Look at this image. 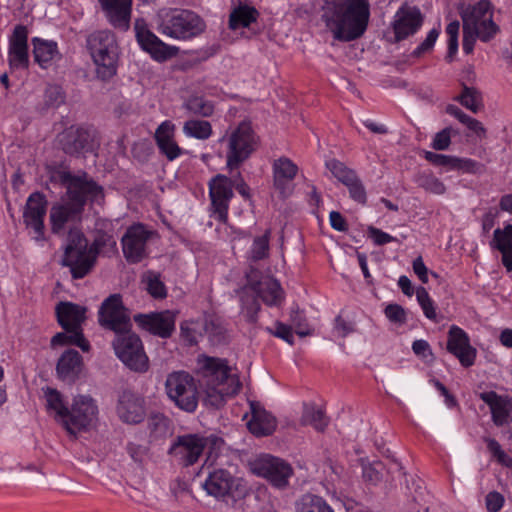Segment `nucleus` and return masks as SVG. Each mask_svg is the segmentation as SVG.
<instances>
[{"label":"nucleus","instance_id":"nucleus-45","mask_svg":"<svg viewBox=\"0 0 512 512\" xmlns=\"http://www.w3.org/2000/svg\"><path fill=\"white\" fill-rule=\"evenodd\" d=\"M491 247L499 251L512 250V224H507L503 229L494 230Z\"/></svg>","mask_w":512,"mask_h":512},{"label":"nucleus","instance_id":"nucleus-48","mask_svg":"<svg viewBox=\"0 0 512 512\" xmlns=\"http://www.w3.org/2000/svg\"><path fill=\"white\" fill-rule=\"evenodd\" d=\"M269 239L270 230H267L264 235L256 237L253 240L250 248V256L254 261L265 259L269 255Z\"/></svg>","mask_w":512,"mask_h":512},{"label":"nucleus","instance_id":"nucleus-60","mask_svg":"<svg viewBox=\"0 0 512 512\" xmlns=\"http://www.w3.org/2000/svg\"><path fill=\"white\" fill-rule=\"evenodd\" d=\"M64 93L58 85H49L45 90V101L50 106H59L64 102Z\"/></svg>","mask_w":512,"mask_h":512},{"label":"nucleus","instance_id":"nucleus-44","mask_svg":"<svg viewBox=\"0 0 512 512\" xmlns=\"http://www.w3.org/2000/svg\"><path fill=\"white\" fill-rule=\"evenodd\" d=\"M327 169L332 175L343 185L350 184L349 182L354 180L357 176L356 172L347 167L343 162L337 159H331L326 162Z\"/></svg>","mask_w":512,"mask_h":512},{"label":"nucleus","instance_id":"nucleus-3","mask_svg":"<svg viewBox=\"0 0 512 512\" xmlns=\"http://www.w3.org/2000/svg\"><path fill=\"white\" fill-rule=\"evenodd\" d=\"M322 18L334 39L350 42L367 30L370 4L368 0H327Z\"/></svg>","mask_w":512,"mask_h":512},{"label":"nucleus","instance_id":"nucleus-26","mask_svg":"<svg viewBox=\"0 0 512 512\" xmlns=\"http://www.w3.org/2000/svg\"><path fill=\"white\" fill-rule=\"evenodd\" d=\"M235 487V478L225 469H214L210 471L202 483V488L209 496L218 500H224L231 495Z\"/></svg>","mask_w":512,"mask_h":512},{"label":"nucleus","instance_id":"nucleus-56","mask_svg":"<svg viewBox=\"0 0 512 512\" xmlns=\"http://www.w3.org/2000/svg\"><path fill=\"white\" fill-rule=\"evenodd\" d=\"M453 132L454 131L451 127H446L437 132L432 139L431 147L434 150H447L451 144Z\"/></svg>","mask_w":512,"mask_h":512},{"label":"nucleus","instance_id":"nucleus-31","mask_svg":"<svg viewBox=\"0 0 512 512\" xmlns=\"http://www.w3.org/2000/svg\"><path fill=\"white\" fill-rule=\"evenodd\" d=\"M252 417L248 421L249 431L257 437L271 435L277 427L276 418L258 403H251Z\"/></svg>","mask_w":512,"mask_h":512},{"label":"nucleus","instance_id":"nucleus-57","mask_svg":"<svg viewBox=\"0 0 512 512\" xmlns=\"http://www.w3.org/2000/svg\"><path fill=\"white\" fill-rule=\"evenodd\" d=\"M349 183L350 184H346L345 186L349 190L350 197L360 204H365L367 201L366 190L359 177L356 176L354 180Z\"/></svg>","mask_w":512,"mask_h":512},{"label":"nucleus","instance_id":"nucleus-12","mask_svg":"<svg viewBox=\"0 0 512 512\" xmlns=\"http://www.w3.org/2000/svg\"><path fill=\"white\" fill-rule=\"evenodd\" d=\"M165 391L171 402L179 409L192 413L198 406V389L195 379L185 371L168 374Z\"/></svg>","mask_w":512,"mask_h":512},{"label":"nucleus","instance_id":"nucleus-46","mask_svg":"<svg viewBox=\"0 0 512 512\" xmlns=\"http://www.w3.org/2000/svg\"><path fill=\"white\" fill-rule=\"evenodd\" d=\"M290 322L297 335L305 337L313 333V329L307 323V319L303 311L298 307H292L290 311Z\"/></svg>","mask_w":512,"mask_h":512},{"label":"nucleus","instance_id":"nucleus-51","mask_svg":"<svg viewBox=\"0 0 512 512\" xmlns=\"http://www.w3.org/2000/svg\"><path fill=\"white\" fill-rule=\"evenodd\" d=\"M488 451L496 459V461L504 467L512 468V457H510L501 447L499 442L490 437L484 438Z\"/></svg>","mask_w":512,"mask_h":512},{"label":"nucleus","instance_id":"nucleus-5","mask_svg":"<svg viewBox=\"0 0 512 512\" xmlns=\"http://www.w3.org/2000/svg\"><path fill=\"white\" fill-rule=\"evenodd\" d=\"M463 23L462 49L471 54L477 39L489 42L499 32L498 25L493 21V8L488 0H480L469 4L460 12Z\"/></svg>","mask_w":512,"mask_h":512},{"label":"nucleus","instance_id":"nucleus-7","mask_svg":"<svg viewBox=\"0 0 512 512\" xmlns=\"http://www.w3.org/2000/svg\"><path fill=\"white\" fill-rule=\"evenodd\" d=\"M87 48L95 65L96 77L109 81L117 74L119 46L113 32L99 30L87 38Z\"/></svg>","mask_w":512,"mask_h":512},{"label":"nucleus","instance_id":"nucleus-50","mask_svg":"<svg viewBox=\"0 0 512 512\" xmlns=\"http://www.w3.org/2000/svg\"><path fill=\"white\" fill-rule=\"evenodd\" d=\"M458 100L464 107L471 110L473 113H477L482 106L480 93L474 88H469L467 86L464 87Z\"/></svg>","mask_w":512,"mask_h":512},{"label":"nucleus","instance_id":"nucleus-25","mask_svg":"<svg viewBox=\"0 0 512 512\" xmlns=\"http://www.w3.org/2000/svg\"><path fill=\"white\" fill-rule=\"evenodd\" d=\"M116 412L120 420L124 423H141L146 415L144 399L131 392L125 391L119 396Z\"/></svg>","mask_w":512,"mask_h":512},{"label":"nucleus","instance_id":"nucleus-61","mask_svg":"<svg viewBox=\"0 0 512 512\" xmlns=\"http://www.w3.org/2000/svg\"><path fill=\"white\" fill-rule=\"evenodd\" d=\"M127 453L139 464H142L148 458V447L145 445L130 442L127 444Z\"/></svg>","mask_w":512,"mask_h":512},{"label":"nucleus","instance_id":"nucleus-6","mask_svg":"<svg viewBox=\"0 0 512 512\" xmlns=\"http://www.w3.org/2000/svg\"><path fill=\"white\" fill-rule=\"evenodd\" d=\"M157 31L174 40L188 41L201 35L205 29V21L195 12L188 9H161L155 16Z\"/></svg>","mask_w":512,"mask_h":512},{"label":"nucleus","instance_id":"nucleus-41","mask_svg":"<svg viewBox=\"0 0 512 512\" xmlns=\"http://www.w3.org/2000/svg\"><path fill=\"white\" fill-rule=\"evenodd\" d=\"M257 16L258 12L255 8L249 6H239L230 14L229 26L234 30L240 27H249L251 23L256 21Z\"/></svg>","mask_w":512,"mask_h":512},{"label":"nucleus","instance_id":"nucleus-42","mask_svg":"<svg viewBox=\"0 0 512 512\" xmlns=\"http://www.w3.org/2000/svg\"><path fill=\"white\" fill-rule=\"evenodd\" d=\"M145 289L155 299H163L167 296V289L162 282L160 275L153 271H148L144 274L142 279Z\"/></svg>","mask_w":512,"mask_h":512},{"label":"nucleus","instance_id":"nucleus-23","mask_svg":"<svg viewBox=\"0 0 512 512\" xmlns=\"http://www.w3.org/2000/svg\"><path fill=\"white\" fill-rule=\"evenodd\" d=\"M93 132L83 127H70L59 136L63 151L70 155L90 151L93 148Z\"/></svg>","mask_w":512,"mask_h":512},{"label":"nucleus","instance_id":"nucleus-58","mask_svg":"<svg viewBox=\"0 0 512 512\" xmlns=\"http://www.w3.org/2000/svg\"><path fill=\"white\" fill-rule=\"evenodd\" d=\"M363 477L366 481L377 483L382 478L383 464L376 461L373 463L363 464Z\"/></svg>","mask_w":512,"mask_h":512},{"label":"nucleus","instance_id":"nucleus-64","mask_svg":"<svg viewBox=\"0 0 512 512\" xmlns=\"http://www.w3.org/2000/svg\"><path fill=\"white\" fill-rule=\"evenodd\" d=\"M504 503V496L497 491H491L485 497L486 508L489 512H499Z\"/></svg>","mask_w":512,"mask_h":512},{"label":"nucleus","instance_id":"nucleus-19","mask_svg":"<svg viewBox=\"0 0 512 512\" xmlns=\"http://www.w3.org/2000/svg\"><path fill=\"white\" fill-rule=\"evenodd\" d=\"M447 351L454 355L463 367L474 365L477 351L470 344L468 334L460 327L452 325L448 331Z\"/></svg>","mask_w":512,"mask_h":512},{"label":"nucleus","instance_id":"nucleus-15","mask_svg":"<svg viewBox=\"0 0 512 512\" xmlns=\"http://www.w3.org/2000/svg\"><path fill=\"white\" fill-rule=\"evenodd\" d=\"M210 216L221 223H227L230 201L234 196L233 183L227 176L218 174L208 183Z\"/></svg>","mask_w":512,"mask_h":512},{"label":"nucleus","instance_id":"nucleus-33","mask_svg":"<svg viewBox=\"0 0 512 512\" xmlns=\"http://www.w3.org/2000/svg\"><path fill=\"white\" fill-rule=\"evenodd\" d=\"M241 313L250 323H255L260 311L259 294L255 285L243 287L239 292Z\"/></svg>","mask_w":512,"mask_h":512},{"label":"nucleus","instance_id":"nucleus-9","mask_svg":"<svg viewBox=\"0 0 512 512\" xmlns=\"http://www.w3.org/2000/svg\"><path fill=\"white\" fill-rule=\"evenodd\" d=\"M96 256L89 249L88 241L78 230H71L67 237V245L62 264L69 267L74 279L85 277L93 268Z\"/></svg>","mask_w":512,"mask_h":512},{"label":"nucleus","instance_id":"nucleus-37","mask_svg":"<svg viewBox=\"0 0 512 512\" xmlns=\"http://www.w3.org/2000/svg\"><path fill=\"white\" fill-rule=\"evenodd\" d=\"M183 107L189 113L204 118L211 117L214 113V103L203 96L191 95L184 103Z\"/></svg>","mask_w":512,"mask_h":512},{"label":"nucleus","instance_id":"nucleus-32","mask_svg":"<svg viewBox=\"0 0 512 512\" xmlns=\"http://www.w3.org/2000/svg\"><path fill=\"white\" fill-rule=\"evenodd\" d=\"M32 45L34 60L42 68L49 67L55 57L59 55L58 45L53 40L34 37Z\"/></svg>","mask_w":512,"mask_h":512},{"label":"nucleus","instance_id":"nucleus-53","mask_svg":"<svg viewBox=\"0 0 512 512\" xmlns=\"http://www.w3.org/2000/svg\"><path fill=\"white\" fill-rule=\"evenodd\" d=\"M463 173L478 174L484 171V165L470 158H455L454 169Z\"/></svg>","mask_w":512,"mask_h":512},{"label":"nucleus","instance_id":"nucleus-62","mask_svg":"<svg viewBox=\"0 0 512 512\" xmlns=\"http://www.w3.org/2000/svg\"><path fill=\"white\" fill-rule=\"evenodd\" d=\"M385 316L389 321L397 324H403L406 321V313L402 306L398 304H389L384 310Z\"/></svg>","mask_w":512,"mask_h":512},{"label":"nucleus","instance_id":"nucleus-24","mask_svg":"<svg viewBox=\"0 0 512 512\" xmlns=\"http://www.w3.org/2000/svg\"><path fill=\"white\" fill-rule=\"evenodd\" d=\"M479 398L489 406L492 421L496 426L508 425L512 421V397L487 391L480 393Z\"/></svg>","mask_w":512,"mask_h":512},{"label":"nucleus","instance_id":"nucleus-20","mask_svg":"<svg viewBox=\"0 0 512 512\" xmlns=\"http://www.w3.org/2000/svg\"><path fill=\"white\" fill-rule=\"evenodd\" d=\"M8 63L11 69H27L29 66L28 29L16 25L8 40Z\"/></svg>","mask_w":512,"mask_h":512},{"label":"nucleus","instance_id":"nucleus-36","mask_svg":"<svg viewBox=\"0 0 512 512\" xmlns=\"http://www.w3.org/2000/svg\"><path fill=\"white\" fill-rule=\"evenodd\" d=\"M295 512H335L325 499L314 494H304L295 502Z\"/></svg>","mask_w":512,"mask_h":512},{"label":"nucleus","instance_id":"nucleus-11","mask_svg":"<svg viewBox=\"0 0 512 512\" xmlns=\"http://www.w3.org/2000/svg\"><path fill=\"white\" fill-rule=\"evenodd\" d=\"M98 414L96 401L89 395L79 394L73 397L61 425L69 434L76 435L94 426Z\"/></svg>","mask_w":512,"mask_h":512},{"label":"nucleus","instance_id":"nucleus-63","mask_svg":"<svg viewBox=\"0 0 512 512\" xmlns=\"http://www.w3.org/2000/svg\"><path fill=\"white\" fill-rule=\"evenodd\" d=\"M368 236L377 246L397 241V239L394 236L372 226L368 228Z\"/></svg>","mask_w":512,"mask_h":512},{"label":"nucleus","instance_id":"nucleus-39","mask_svg":"<svg viewBox=\"0 0 512 512\" xmlns=\"http://www.w3.org/2000/svg\"><path fill=\"white\" fill-rule=\"evenodd\" d=\"M301 422L304 425H311L317 431H324L328 425V418L322 408L314 404H305Z\"/></svg>","mask_w":512,"mask_h":512},{"label":"nucleus","instance_id":"nucleus-30","mask_svg":"<svg viewBox=\"0 0 512 512\" xmlns=\"http://www.w3.org/2000/svg\"><path fill=\"white\" fill-rule=\"evenodd\" d=\"M83 369V359L78 351L66 350L58 359L56 373L58 378L68 384H73Z\"/></svg>","mask_w":512,"mask_h":512},{"label":"nucleus","instance_id":"nucleus-8","mask_svg":"<svg viewBox=\"0 0 512 512\" xmlns=\"http://www.w3.org/2000/svg\"><path fill=\"white\" fill-rule=\"evenodd\" d=\"M226 142V166L229 170L239 168L256 149L257 138L250 122L243 121L220 139Z\"/></svg>","mask_w":512,"mask_h":512},{"label":"nucleus","instance_id":"nucleus-13","mask_svg":"<svg viewBox=\"0 0 512 512\" xmlns=\"http://www.w3.org/2000/svg\"><path fill=\"white\" fill-rule=\"evenodd\" d=\"M155 232L142 223L129 226L121 237V247L129 264H138L149 255V242Z\"/></svg>","mask_w":512,"mask_h":512},{"label":"nucleus","instance_id":"nucleus-55","mask_svg":"<svg viewBox=\"0 0 512 512\" xmlns=\"http://www.w3.org/2000/svg\"><path fill=\"white\" fill-rule=\"evenodd\" d=\"M265 331L270 335H273L277 338L284 340L289 345L294 344V336L292 332V326L284 324L280 321L275 322V329L271 327H266Z\"/></svg>","mask_w":512,"mask_h":512},{"label":"nucleus","instance_id":"nucleus-28","mask_svg":"<svg viewBox=\"0 0 512 512\" xmlns=\"http://www.w3.org/2000/svg\"><path fill=\"white\" fill-rule=\"evenodd\" d=\"M99 2L111 25L123 30L129 28L132 0H99Z\"/></svg>","mask_w":512,"mask_h":512},{"label":"nucleus","instance_id":"nucleus-54","mask_svg":"<svg viewBox=\"0 0 512 512\" xmlns=\"http://www.w3.org/2000/svg\"><path fill=\"white\" fill-rule=\"evenodd\" d=\"M424 158L434 166L446 167L448 170H453L456 156L425 151Z\"/></svg>","mask_w":512,"mask_h":512},{"label":"nucleus","instance_id":"nucleus-21","mask_svg":"<svg viewBox=\"0 0 512 512\" xmlns=\"http://www.w3.org/2000/svg\"><path fill=\"white\" fill-rule=\"evenodd\" d=\"M135 322L144 330L161 338H168L175 330V315L169 311L134 316Z\"/></svg>","mask_w":512,"mask_h":512},{"label":"nucleus","instance_id":"nucleus-52","mask_svg":"<svg viewBox=\"0 0 512 512\" xmlns=\"http://www.w3.org/2000/svg\"><path fill=\"white\" fill-rule=\"evenodd\" d=\"M460 23L457 20L450 22L446 27V34L448 36V50L446 59L451 62L458 51V34Z\"/></svg>","mask_w":512,"mask_h":512},{"label":"nucleus","instance_id":"nucleus-16","mask_svg":"<svg viewBox=\"0 0 512 512\" xmlns=\"http://www.w3.org/2000/svg\"><path fill=\"white\" fill-rule=\"evenodd\" d=\"M254 474L266 478L273 486L285 488L293 470L285 461L271 455H263L251 464Z\"/></svg>","mask_w":512,"mask_h":512},{"label":"nucleus","instance_id":"nucleus-40","mask_svg":"<svg viewBox=\"0 0 512 512\" xmlns=\"http://www.w3.org/2000/svg\"><path fill=\"white\" fill-rule=\"evenodd\" d=\"M72 344L87 352L90 349L89 342L84 338L82 331H65L55 334L51 339V346Z\"/></svg>","mask_w":512,"mask_h":512},{"label":"nucleus","instance_id":"nucleus-14","mask_svg":"<svg viewBox=\"0 0 512 512\" xmlns=\"http://www.w3.org/2000/svg\"><path fill=\"white\" fill-rule=\"evenodd\" d=\"M135 37L140 48L148 53L157 62H164L178 53L176 46L163 42L148 27L142 18L136 19L134 23Z\"/></svg>","mask_w":512,"mask_h":512},{"label":"nucleus","instance_id":"nucleus-34","mask_svg":"<svg viewBox=\"0 0 512 512\" xmlns=\"http://www.w3.org/2000/svg\"><path fill=\"white\" fill-rule=\"evenodd\" d=\"M256 290L263 303L267 306H280L284 301V291L274 278H266L258 283Z\"/></svg>","mask_w":512,"mask_h":512},{"label":"nucleus","instance_id":"nucleus-27","mask_svg":"<svg viewBox=\"0 0 512 512\" xmlns=\"http://www.w3.org/2000/svg\"><path fill=\"white\" fill-rule=\"evenodd\" d=\"M175 124L170 120L163 121L155 130L154 139L162 155L174 161L183 154V149L175 141Z\"/></svg>","mask_w":512,"mask_h":512},{"label":"nucleus","instance_id":"nucleus-1","mask_svg":"<svg viewBox=\"0 0 512 512\" xmlns=\"http://www.w3.org/2000/svg\"><path fill=\"white\" fill-rule=\"evenodd\" d=\"M99 322L115 333L112 345L121 362L130 370L146 372L149 368L148 356L140 337L131 330V320L119 294L110 295L102 303Z\"/></svg>","mask_w":512,"mask_h":512},{"label":"nucleus","instance_id":"nucleus-47","mask_svg":"<svg viewBox=\"0 0 512 512\" xmlns=\"http://www.w3.org/2000/svg\"><path fill=\"white\" fill-rule=\"evenodd\" d=\"M419 187L435 195H442L446 192L445 184L433 174H421L417 178Z\"/></svg>","mask_w":512,"mask_h":512},{"label":"nucleus","instance_id":"nucleus-22","mask_svg":"<svg viewBox=\"0 0 512 512\" xmlns=\"http://www.w3.org/2000/svg\"><path fill=\"white\" fill-rule=\"evenodd\" d=\"M299 168L290 158L282 156L272 164L273 185L283 196L288 197L294 190V180Z\"/></svg>","mask_w":512,"mask_h":512},{"label":"nucleus","instance_id":"nucleus-2","mask_svg":"<svg viewBox=\"0 0 512 512\" xmlns=\"http://www.w3.org/2000/svg\"><path fill=\"white\" fill-rule=\"evenodd\" d=\"M59 179L66 188V200L51 208L50 220L54 233H59L69 220L80 215L88 199L99 202L104 197L102 187L88 178L85 172L72 174L63 171L59 174Z\"/></svg>","mask_w":512,"mask_h":512},{"label":"nucleus","instance_id":"nucleus-4","mask_svg":"<svg viewBox=\"0 0 512 512\" xmlns=\"http://www.w3.org/2000/svg\"><path fill=\"white\" fill-rule=\"evenodd\" d=\"M196 372L205 386V402L212 407L219 408L226 397L237 394L241 389L237 369L229 366L226 359L199 355Z\"/></svg>","mask_w":512,"mask_h":512},{"label":"nucleus","instance_id":"nucleus-17","mask_svg":"<svg viewBox=\"0 0 512 512\" xmlns=\"http://www.w3.org/2000/svg\"><path fill=\"white\" fill-rule=\"evenodd\" d=\"M47 199L41 192H33L26 200L23 210V222L27 229L32 230V239L43 241L44 218L47 212Z\"/></svg>","mask_w":512,"mask_h":512},{"label":"nucleus","instance_id":"nucleus-59","mask_svg":"<svg viewBox=\"0 0 512 512\" xmlns=\"http://www.w3.org/2000/svg\"><path fill=\"white\" fill-rule=\"evenodd\" d=\"M440 34V30L437 28L431 29L424 41H422L413 51V55L418 57L422 55L423 53L431 50L433 46L435 45V42Z\"/></svg>","mask_w":512,"mask_h":512},{"label":"nucleus","instance_id":"nucleus-10","mask_svg":"<svg viewBox=\"0 0 512 512\" xmlns=\"http://www.w3.org/2000/svg\"><path fill=\"white\" fill-rule=\"evenodd\" d=\"M223 444L224 441L214 435L185 434L174 440L168 453L180 465L188 467L199 460L205 448L219 449Z\"/></svg>","mask_w":512,"mask_h":512},{"label":"nucleus","instance_id":"nucleus-29","mask_svg":"<svg viewBox=\"0 0 512 512\" xmlns=\"http://www.w3.org/2000/svg\"><path fill=\"white\" fill-rule=\"evenodd\" d=\"M85 314L86 308L72 302H60L56 306L57 321L65 331H82Z\"/></svg>","mask_w":512,"mask_h":512},{"label":"nucleus","instance_id":"nucleus-49","mask_svg":"<svg viewBox=\"0 0 512 512\" xmlns=\"http://www.w3.org/2000/svg\"><path fill=\"white\" fill-rule=\"evenodd\" d=\"M416 298L423 310L424 315L433 321L437 319L436 307L434 301L424 287H418L416 290Z\"/></svg>","mask_w":512,"mask_h":512},{"label":"nucleus","instance_id":"nucleus-35","mask_svg":"<svg viewBox=\"0 0 512 512\" xmlns=\"http://www.w3.org/2000/svg\"><path fill=\"white\" fill-rule=\"evenodd\" d=\"M42 390L48 413L53 415L55 421L61 425L68 410L64 396L55 388L46 387Z\"/></svg>","mask_w":512,"mask_h":512},{"label":"nucleus","instance_id":"nucleus-18","mask_svg":"<svg viewBox=\"0 0 512 512\" xmlns=\"http://www.w3.org/2000/svg\"><path fill=\"white\" fill-rule=\"evenodd\" d=\"M423 16L419 8L402 5L395 13L392 29L396 41H402L414 35L422 26Z\"/></svg>","mask_w":512,"mask_h":512},{"label":"nucleus","instance_id":"nucleus-38","mask_svg":"<svg viewBox=\"0 0 512 512\" xmlns=\"http://www.w3.org/2000/svg\"><path fill=\"white\" fill-rule=\"evenodd\" d=\"M183 134L188 138L207 140L213 134L212 125L209 121L190 119L184 122Z\"/></svg>","mask_w":512,"mask_h":512},{"label":"nucleus","instance_id":"nucleus-43","mask_svg":"<svg viewBox=\"0 0 512 512\" xmlns=\"http://www.w3.org/2000/svg\"><path fill=\"white\" fill-rule=\"evenodd\" d=\"M147 424L151 435L156 438L164 437L170 433V420L162 413H151Z\"/></svg>","mask_w":512,"mask_h":512}]
</instances>
